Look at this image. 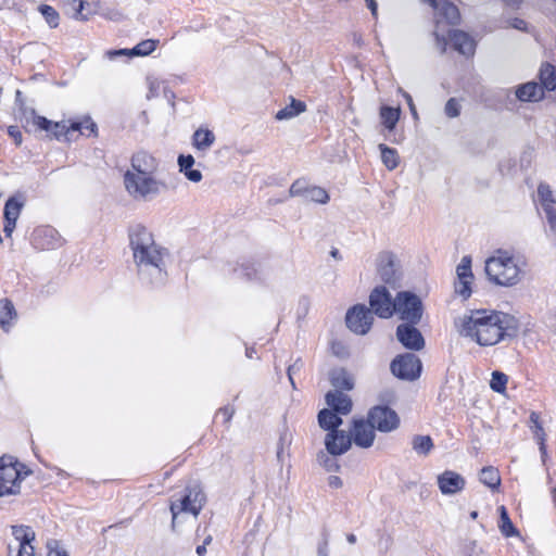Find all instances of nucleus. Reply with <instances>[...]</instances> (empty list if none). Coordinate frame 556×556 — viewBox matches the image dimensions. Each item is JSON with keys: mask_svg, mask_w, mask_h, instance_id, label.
<instances>
[{"mask_svg": "<svg viewBox=\"0 0 556 556\" xmlns=\"http://www.w3.org/2000/svg\"><path fill=\"white\" fill-rule=\"evenodd\" d=\"M460 336L471 339L481 346H491L516 334L517 319L506 313L475 311L455 320Z\"/></svg>", "mask_w": 556, "mask_h": 556, "instance_id": "obj_1", "label": "nucleus"}, {"mask_svg": "<svg viewBox=\"0 0 556 556\" xmlns=\"http://www.w3.org/2000/svg\"><path fill=\"white\" fill-rule=\"evenodd\" d=\"M129 245L139 279L147 285L160 286L166 280L165 249L156 244L147 227L135 225L129 229Z\"/></svg>", "mask_w": 556, "mask_h": 556, "instance_id": "obj_2", "label": "nucleus"}, {"mask_svg": "<svg viewBox=\"0 0 556 556\" xmlns=\"http://www.w3.org/2000/svg\"><path fill=\"white\" fill-rule=\"evenodd\" d=\"M484 270L494 285L513 287L521 281L523 263L508 251L498 250L485 261Z\"/></svg>", "mask_w": 556, "mask_h": 556, "instance_id": "obj_3", "label": "nucleus"}, {"mask_svg": "<svg viewBox=\"0 0 556 556\" xmlns=\"http://www.w3.org/2000/svg\"><path fill=\"white\" fill-rule=\"evenodd\" d=\"M124 186L136 201H152L166 190V184L155 175H141L136 173L124 174Z\"/></svg>", "mask_w": 556, "mask_h": 556, "instance_id": "obj_4", "label": "nucleus"}, {"mask_svg": "<svg viewBox=\"0 0 556 556\" xmlns=\"http://www.w3.org/2000/svg\"><path fill=\"white\" fill-rule=\"evenodd\" d=\"M205 503V494L199 485L186 489V493L170 503L172 528L176 530L184 514H190L195 519Z\"/></svg>", "mask_w": 556, "mask_h": 556, "instance_id": "obj_5", "label": "nucleus"}, {"mask_svg": "<svg viewBox=\"0 0 556 556\" xmlns=\"http://www.w3.org/2000/svg\"><path fill=\"white\" fill-rule=\"evenodd\" d=\"M431 7L434 10L435 29L433 31V35L435 37V45L440 52L444 53L447 47V39L443 34L442 26L443 24H458L460 20V14L458 8L446 0H437Z\"/></svg>", "mask_w": 556, "mask_h": 556, "instance_id": "obj_6", "label": "nucleus"}, {"mask_svg": "<svg viewBox=\"0 0 556 556\" xmlns=\"http://www.w3.org/2000/svg\"><path fill=\"white\" fill-rule=\"evenodd\" d=\"M23 468L11 457L0 458V497L20 494L21 483L28 475Z\"/></svg>", "mask_w": 556, "mask_h": 556, "instance_id": "obj_7", "label": "nucleus"}, {"mask_svg": "<svg viewBox=\"0 0 556 556\" xmlns=\"http://www.w3.org/2000/svg\"><path fill=\"white\" fill-rule=\"evenodd\" d=\"M394 312L400 315L402 320L417 325L422 317L421 300L412 292H399L395 298Z\"/></svg>", "mask_w": 556, "mask_h": 556, "instance_id": "obj_8", "label": "nucleus"}, {"mask_svg": "<svg viewBox=\"0 0 556 556\" xmlns=\"http://www.w3.org/2000/svg\"><path fill=\"white\" fill-rule=\"evenodd\" d=\"M390 369L395 377L402 380L413 381L420 376L421 362L417 355L405 353L396 356L392 361Z\"/></svg>", "mask_w": 556, "mask_h": 556, "instance_id": "obj_9", "label": "nucleus"}, {"mask_svg": "<svg viewBox=\"0 0 556 556\" xmlns=\"http://www.w3.org/2000/svg\"><path fill=\"white\" fill-rule=\"evenodd\" d=\"M372 320V312L363 304H357L350 308L345 317L349 329L357 334L367 333Z\"/></svg>", "mask_w": 556, "mask_h": 556, "instance_id": "obj_10", "label": "nucleus"}, {"mask_svg": "<svg viewBox=\"0 0 556 556\" xmlns=\"http://www.w3.org/2000/svg\"><path fill=\"white\" fill-rule=\"evenodd\" d=\"M368 418L375 429L380 432H391L400 426V418L396 412L388 406L372 407L368 413Z\"/></svg>", "mask_w": 556, "mask_h": 556, "instance_id": "obj_11", "label": "nucleus"}, {"mask_svg": "<svg viewBox=\"0 0 556 556\" xmlns=\"http://www.w3.org/2000/svg\"><path fill=\"white\" fill-rule=\"evenodd\" d=\"M370 311L380 318H390L394 313L395 299L393 300L386 287H376L369 295Z\"/></svg>", "mask_w": 556, "mask_h": 556, "instance_id": "obj_12", "label": "nucleus"}, {"mask_svg": "<svg viewBox=\"0 0 556 556\" xmlns=\"http://www.w3.org/2000/svg\"><path fill=\"white\" fill-rule=\"evenodd\" d=\"M456 276L457 279L454 283L455 293L467 300L471 295V283L473 281L470 256H463L456 267Z\"/></svg>", "mask_w": 556, "mask_h": 556, "instance_id": "obj_13", "label": "nucleus"}, {"mask_svg": "<svg viewBox=\"0 0 556 556\" xmlns=\"http://www.w3.org/2000/svg\"><path fill=\"white\" fill-rule=\"evenodd\" d=\"M12 534L16 542V556H34L35 548L31 545L35 532L28 526H12ZM13 546L9 545V554L12 555Z\"/></svg>", "mask_w": 556, "mask_h": 556, "instance_id": "obj_14", "label": "nucleus"}, {"mask_svg": "<svg viewBox=\"0 0 556 556\" xmlns=\"http://www.w3.org/2000/svg\"><path fill=\"white\" fill-rule=\"evenodd\" d=\"M351 440L363 448H368L374 444L376 433L375 427L370 422L369 418L367 420L364 419H355L353 421V429L351 431Z\"/></svg>", "mask_w": 556, "mask_h": 556, "instance_id": "obj_15", "label": "nucleus"}, {"mask_svg": "<svg viewBox=\"0 0 556 556\" xmlns=\"http://www.w3.org/2000/svg\"><path fill=\"white\" fill-rule=\"evenodd\" d=\"M396 338L404 348L420 351L425 346V339L415 325L406 323L397 326Z\"/></svg>", "mask_w": 556, "mask_h": 556, "instance_id": "obj_16", "label": "nucleus"}, {"mask_svg": "<svg viewBox=\"0 0 556 556\" xmlns=\"http://www.w3.org/2000/svg\"><path fill=\"white\" fill-rule=\"evenodd\" d=\"M377 271L383 282L394 285L400 278L395 256L390 252L380 253L377 257Z\"/></svg>", "mask_w": 556, "mask_h": 556, "instance_id": "obj_17", "label": "nucleus"}, {"mask_svg": "<svg viewBox=\"0 0 556 556\" xmlns=\"http://www.w3.org/2000/svg\"><path fill=\"white\" fill-rule=\"evenodd\" d=\"M159 169L156 159L146 151H139L131 157V167L125 173H136L141 175H155Z\"/></svg>", "mask_w": 556, "mask_h": 556, "instance_id": "obj_18", "label": "nucleus"}, {"mask_svg": "<svg viewBox=\"0 0 556 556\" xmlns=\"http://www.w3.org/2000/svg\"><path fill=\"white\" fill-rule=\"evenodd\" d=\"M438 486L442 494L453 495L464 490L466 481L458 472L445 470L437 478Z\"/></svg>", "mask_w": 556, "mask_h": 556, "instance_id": "obj_19", "label": "nucleus"}, {"mask_svg": "<svg viewBox=\"0 0 556 556\" xmlns=\"http://www.w3.org/2000/svg\"><path fill=\"white\" fill-rule=\"evenodd\" d=\"M352 444L351 437L343 430L328 432L325 438L327 453L331 456L344 454Z\"/></svg>", "mask_w": 556, "mask_h": 556, "instance_id": "obj_20", "label": "nucleus"}, {"mask_svg": "<svg viewBox=\"0 0 556 556\" xmlns=\"http://www.w3.org/2000/svg\"><path fill=\"white\" fill-rule=\"evenodd\" d=\"M327 405L330 409L334 410L340 415H348L352 410L351 397L339 390L329 391L325 396Z\"/></svg>", "mask_w": 556, "mask_h": 556, "instance_id": "obj_21", "label": "nucleus"}, {"mask_svg": "<svg viewBox=\"0 0 556 556\" xmlns=\"http://www.w3.org/2000/svg\"><path fill=\"white\" fill-rule=\"evenodd\" d=\"M450 39L453 48L463 55H472L475 53L476 43L473 39L462 30L450 31Z\"/></svg>", "mask_w": 556, "mask_h": 556, "instance_id": "obj_22", "label": "nucleus"}, {"mask_svg": "<svg viewBox=\"0 0 556 556\" xmlns=\"http://www.w3.org/2000/svg\"><path fill=\"white\" fill-rule=\"evenodd\" d=\"M23 127L26 131L46 130L50 132L53 122L37 115L34 110L24 112L22 117Z\"/></svg>", "mask_w": 556, "mask_h": 556, "instance_id": "obj_23", "label": "nucleus"}, {"mask_svg": "<svg viewBox=\"0 0 556 556\" xmlns=\"http://www.w3.org/2000/svg\"><path fill=\"white\" fill-rule=\"evenodd\" d=\"M339 415L330 408L321 409L317 416L319 427L328 432L340 431L338 428L342 425V418Z\"/></svg>", "mask_w": 556, "mask_h": 556, "instance_id": "obj_24", "label": "nucleus"}, {"mask_svg": "<svg viewBox=\"0 0 556 556\" xmlns=\"http://www.w3.org/2000/svg\"><path fill=\"white\" fill-rule=\"evenodd\" d=\"M329 379L336 390L350 391L354 388V379L344 368L332 369Z\"/></svg>", "mask_w": 556, "mask_h": 556, "instance_id": "obj_25", "label": "nucleus"}, {"mask_svg": "<svg viewBox=\"0 0 556 556\" xmlns=\"http://www.w3.org/2000/svg\"><path fill=\"white\" fill-rule=\"evenodd\" d=\"M215 142V135L207 128H199L192 136L193 147L202 152H206Z\"/></svg>", "mask_w": 556, "mask_h": 556, "instance_id": "obj_26", "label": "nucleus"}, {"mask_svg": "<svg viewBox=\"0 0 556 556\" xmlns=\"http://www.w3.org/2000/svg\"><path fill=\"white\" fill-rule=\"evenodd\" d=\"M516 96L520 101H538L543 98L544 91L536 83H527L517 89Z\"/></svg>", "mask_w": 556, "mask_h": 556, "instance_id": "obj_27", "label": "nucleus"}, {"mask_svg": "<svg viewBox=\"0 0 556 556\" xmlns=\"http://www.w3.org/2000/svg\"><path fill=\"white\" fill-rule=\"evenodd\" d=\"M194 159L192 155H179L178 165L181 173L186 178L192 182H200L202 180V173L199 169H193Z\"/></svg>", "mask_w": 556, "mask_h": 556, "instance_id": "obj_28", "label": "nucleus"}, {"mask_svg": "<svg viewBox=\"0 0 556 556\" xmlns=\"http://www.w3.org/2000/svg\"><path fill=\"white\" fill-rule=\"evenodd\" d=\"M25 205V199L22 194H17L8 199L4 205V219L16 220Z\"/></svg>", "mask_w": 556, "mask_h": 556, "instance_id": "obj_29", "label": "nucleus"}, {"mask_svg": "<svg viewBox=\"0 0 556 556\" xmlns=\"http://www.w3.org/2000/svg\"><path fill=\"white\" fill-rule=\"evenodd\" d=\"M306 110V104L302 101L295 100L294 98L291 99V103L289 105H286L281 110H279L276 113V119L278 121H285L293 118L301 113H303Z\"/></svg>", "mask_w": 556, "mask_h": 556, "instance_id": "obj_30", "label": "nucleus"}, {"mask_svg": "<svg viewBox=\"0 0 556 556\" xmlns=\"http://www.w3.org/2000/svg\"><path fill=\"white\" fill-rule=\"evenodd\" d=\"M412 447L419 456H428L434 444L430 435L416 434L412 439Z\"/></svg>", "mask_w": 556, "mask_h": 556, "instance_id": "obj_31", "label": "nucleus"}, {"mask_svg": "<svg viewBox=\"0 0 556 556\" xmlns=\"http://www.w3.org/2000/svg\"><path fill=\"white\" fill-rule=\"evenodd\" d=\"M401 114L400 108H391L383 105L380 108V119L382 125L389 129L393 130L399 122Z\"/></svg>", "mask_w": 556, "mask_h": 556, "instance_id": "obj_32", "label": "nucleus"}, {"mask_svg": "<svg viewBox=\"0 0 556 556\" xmlns=\"http://www.w3.org/2000/svg\"><path fill=\"white\" fill-rule=\"evenodd\" d=\"M479 480L492 490H495L501 484V476L498 470L493 466H488L481 469Z\"/></svg>", "mask_w": 556, "mask_h": 556, "instance_id": "obj_33", "label": "nucleus"}, {"mask_svg": "<svg viewBox=\"0 0 556 556\" xmlns=\"http://www.w3.org/2000/svg\"><path fill=\"white\" fill-rule=\"evenodd\" d=\"M530 420L534 426L533 433H534V437L540 445V452L542 455V459L544 460L545 456H546V445H545L546 434H545V431L540 422L539 414L535 412H532L530 415Z\"/></svg>", "mask_w": 556, "mask_h": 556, "instance_id": "obj_34", "label": "nucleus"}, {"mask_svg": "<svg viewBox=\"0 0 556 556\" xmlns=\"http://www.w3.org/2000/svg\"><path fill=\"white\" fill-rule=\"evenodd\" d=\"M540 80L542 86L547 90L556 89V68L549 64L545 63L540 68Z\"/></svg>", "mask_w": 556, "mask_h": 556, "instance_id": "obj_35", "label": "nucleus"}, {"mask_svg": "<svg viewBox=\"0 0 556 556\" xmlns=\"http://www.w3.org/2000/svg\"><path fill=\"white\" fill-rule=\"evenodd\" d=\"M15 316L14 306L11 301H0V326L3 330L8 331L10 321Z\"/></svg>", "mask_w": 556, "mask_h": 556, "instance_id": "obj_36", "label": "nucleus"}, {"mask_svg": "<svg viewBox=\"0 0 556 556\" xmlns=\"http://www.w3.org/2000/svg\"><path fill=\"white\" fill-rule=\"evenodd\" d=\"M379 150L381 151V161L386 167L390 170L394 169L399 165V154L396 150L383 143L379 144Z\"/></svg>", "mask_w": 556, "mask_h": 556, "instance_id": "obj_37", "label": "nucleus"}, {"mask_svg": "<svg viewBox=\"0 0 556 556\" xmlns=\"http://www.w3.org/2000/svg\"><path fill=\"white\" fill-rule=\"evenodd\" d=\"M159 43V40L154 39H147L139 42L136 47L131 49V54L134 56H146L151 54L156 46Z\"/></svg>", "mask_w": 556, "mask_h": 556, "instance_id": "obj_38", "label": "nucleus"}, {"mask_svg": "<svg viewBox=\"0 0 556 556\" xmlns=\"http://www.w3.org/2000/svg\"><path fill=\"white\" fill-rule=\"evenodd\" d=\"M500 513H501V523H500L501 532L507 538L517 535L518 532H517L516 528L514 527L511 520L509 519L507 510L504 506L500 507Z\"/></svg>", "mask_w": 556, "mask_h": 556, "instance_id": "obj_39", "label": "nucleus"}, {"mask_svg": "<svg viewBox=\"0 0 556 556\" xmlns=\"http://www.w3.org/2000/svg\"><path fill=\"white\" fill-rule=\"evenodd\" d=\"M64 8L72 17L76 20H83L84 2L83 0H62Z\"/></svg>", "mask_w": 556, "mask_h": 556, "instance_id": "obj_40", "label": "nucleus"}, {"mask_svg": "<svg viewBox=\"0 0 556 556\" xmlns=\"http://www.w3.org/2000/svg\"><path fill=\"white\" fill-rule=\"evenodd\" d=\"M508 378L501 371H493L490 381V387L494 392L504 393L506 390Z\"/></svg>", "mask_w": 556, "mask_h": 556, "instance_id": "obj_41", "label": "nucleus"}, {"mask_svg": "<svg viewBox=\"0 0 556 556\" xmlns=\"http://www.w3.org/2000/svg\"><path fill=\"white\" fill-rule=\"evenodd\" d=\"M318 463L329 472L338 471L340 465L334 456H331L328 453L319 452L317 455Z\"/></svg>", "mask_w": 556, "mask_h": 556, "instance_id": "obj_42", "label": "nucleus"}, {"mask_svg": "<svg viewBox=\"0 0 556 556\" xmlns=\"http://www.w3.org/2000/svg\"><path fill=\"white\" fill-rule=\"evenodd\" d=\"M305 197L317 203H327L329 200V195L327 191L320 187H311L305 191Z\"/></svg>", "mask_w": 556, "mask_h": 556, "instance_id": "obj_43", "label": "nucleus"}, {"mask_svg": "<svg viewBox=\"0 0 556 556\" xmlns=\"http://www.w3.org/2000/svg\"><path fill=\"white\" fill-rule=\"evenodd\" d=\"M235 271L239 273L240 276L251 280L257 277L258 268L253 262H243L238 268H235Z\"/></svg>", "mask_w": 556, "mask_h": 556, "instance_id": "obj_44", "label": "nucleus"}, {"mask_svg": "<svg viewBox=\"0 0 556 556\" xmlns=\"http://www.w3.org/2000/svg\"><path fill=\"white\" fill-rule=\"evenodd\" d=\"M71 128L73 131L84 134L85 130H89L91 134H96L97 125L91 121L90 117H85L83 121L71 122Z\"/></svg>", "mask_w": 556, "mask_h": 556, "instance_id": "obj_45", "label": "nucleus"}, {"mask_svg": "<svg viewBox=\"0 0 556 556\" xmlns=\"http://www.w3.org/2000/svg\"><path fill=\"white\" fill-rule=\"evenodd\" d=\"M71 123L67 122H55L52 124L50 132L54 138L61 139L62 137H66L72 132Z\"/></svg>", "mask_w": 556, "mask_h": 556, "instance_id": "obj_46", "label": "nucleus"}, {"mask_svg": "<svg viewBox=\"0 0 556 556\" xmlns=\"http://www.w3.org/2000/svg\"><path fill=\"white\" fill-rule=\"evenodd\" d=\"M538 197L542 206L555 202L553 191L546 184H540L538 187Z\"/></svg>", "mask_w": 556, "mask_h": 556, "instance_id": "obj_47", "label": "nucleus"}, {"mask_svg": "<svg viewBox=\"0 0 556 556\" xmlns=\"http://www.w3.org/2000/svg\"><path fill=\"white\" fill-rule=\"evenodd\" d=\"M41 14L43 15V17L46 18L47 23L51 26V27H56L58 24H59V14L58 12L50 5H47V4H42L40 5L39 8Z\"/></svg>", "mask_w": 556, "mask_h": 556, "instance_id": "obj_48", "label": "nucleus"}, {"mask_svg": "<svg viewBox=\"0 0 556 556\" xmlns=\"http://www.w3.org/2000/svg\"><path fill=\"white\" fill-rule=\"evenodd\" d=\"M552 231L556 233V201L542 206Z\"/></svg>", "mask_w": 556, "mask_h": 556, "instance_id": "obj_49", "label": "nucleus"}, {"mask_svg": "<svg viewBox=\"0 0 556 556\" xmlns=\"http://www.w3.org/2000/svg\"><path fill=\"white\" fill-rule=\"evenodd\" d=\"M444 112L451 118L457 117L460 114L459 102L455 98L448 99L445 104Z\"/></svg>", "mask_w": 556, "mask_h": 556, "instance_id": "obj_50", "label": "nucleus"}, {"mask_svg": "<svg viewBox=\"0 0 556 556\" xmlns=\"http://www.w3.org/2000/svg\"><path fill=\"white\" fill-rule=\"evenodd\" d=\"M47 547L48 556H68L67 552L55 540L49 541Z\"/></svg>", "mask_w": 556, "mask_h": 556, "instance_id": "obj_51", "label": "nucleus"}, {"mask_svg": "<svg viewBox=\"0 0 556 556\" xmlns=\"http://www.w3.org/2000/svg\"><path fill=\"white\" fill-rule=\"evenodd\" d=\"M328 545H329V534L327 531H324L321 534V539L318 543L317 556H329L328 555Z\"/></svg>", "mask_w": 556, "mask_h": 556, "instance_id": "obj_52", "label": "nucleus"}, {"mask_svg": "<svg viewBox=\"0 0 556 556\" xmlns=\"http://www.w3.org/2000/svg\"><path fill=\"white\" fill-rule=\"evenodd\" d=\"M302 367H303V363L301 362V359L295 361L292 365H290L288 367V377H289V380H290L292 387H294L293 375L296 371H300L302 369Z\"/></svg>", "mask_w": 556, "mask_h": 556, "instance_id": "obj_53", "label": "nucleus"}, {"mask_svg": "<svg viewBox=\"0 0 556 556\" xmlns=\"http://www.w3.org/2000/svg\"><path fill=\"white\" fill-rule=\"evenodd\" d=\"M105 55L110 59V60H113L115 59L116 56H122V55H127V56H134L131 54V49H118V50H109L105 52Z\"/></svg>", "mask_w": 556, "mask_h": 556, "instance_id": "obj_54", "label": "nucleus"}, {"mask_svg": "<svg viewBox=\"0 0 556 556\" xmlns=\"http://www.w3.org/2000/svg\"><path fill=\"white\" fill-rule=\"evenodd\" d=\"M8 134L14 139L17 146L22 143V132L17 126H10L8 128Z\"/></svg>", "mask_w": 556, "mask_h": 556, "instance_id": "obj_55", "label": "nucleus"}, {"mask_svg": "<svg viewBox=\"0 0 556 556\" xmlns=\"http://www.w3.org/2000/svg\"><path fill=\"white\" fill-rule=\"evenodd\" d=\"M15 227H16V220L4 219L3 231H4L7 237H11L12 236Z\"/></svg>", "mask_w": 556, "mask_h": 556, "instance_id": "obj_56", "label": "nucleus"}, {"mask_svg": "<svg viewBox=\"0 0 556 556\" xmlns=\"http://www.w3.org/2000/svg\"><path fill=\"white\" fill-rule=\"evenodd\" d=\"M233 413L235 409L230 406L223 407L218 410V415L224 417L225 422H228L231 419Z\"/></svg>", "mask_w": 556, "mask_h": 556, "instance_id": "obj_57", "label": "nucleus"}, {"mask_svg": "<svg viewBox=\"0 0 556 556\" xmlns=\"http://www.w3.org/2000/svg\"><path fill=\"white\" fill-rule=\"evenodd\" d=\"M328 485L332 489H340L343 485V482L338 476H330L328 478Z\"/></svg>", "mask_w": 556, "mask_h": 556, "instance_id": "obj_58", "label": "nucleus"}, {"mask_svg": "<svg viewBox=\"0 0 556 556\" xmlns=\"http://www.w3.org/2000/svg\"><path fill=\"white\" fill-rule=\"evenodd\" d=\"M302 192H303L302 184L299 180L291 185V187H290L291 195H300Z\"/></svg>", "mask_w": 556, "mask_h": 556, "instance_id": "obj_59", "label": "nucleus"}, {"mask_svg": "<svg viewBox=\"0 0 556 556\" xmlns=\"http://www.w3.org/2000/svg\"><path fill=\"white\" fill-rule=\"evenodd\" d=\"M404 97H405V99L407 101V104L409 106V110H410L413 116L417 117V111H416V108L414 105V102H413V99H412L410 94L404 93Z\"/></svg>", "mask_w": 556, "mask_h": 556, "instance_id": "obj_60", "label": "nucleus"}, {"mask_svg": "<svg viewBox=\"0 0 556 556\" xmlns=\"http://www.w3.org/2000/svg\"><path fill=\"white\" fill-rule=\"evenodd\" d=\"M150 94L149 97H154L157 94L159 83L156 80H149Z\"/></svg>", "mask_w": 556, "mask_h": 556, "instance_id": "obj_61", "label": "nucleus"}, {"mask_svg": "<svg viewBox=\"0 0 556 556\" xmlns=\"http://www.w3.org/2000/svg\"><path fill=\"white\" fill-rule=\"evenodd\" d=\"M368 9L371 11V14L376 17L377 16V10L378 5L376 0H365Z\"/></svg>", "mask_w": 556, "mask_h": 556, "instance_id": "obj_62", "label": "nucleus"}, {"mask_svg": "<svg viewBox=\"0 0 556 556\" xmlns=\"http://www.w3.org/2000/svg\"><path fill=\"white\" fill-rule=\"evenodd\" d=\"M197 554H198V556H205V554H206V546L205 545H199L197 547Z\"/></svg>", "mask_w": 556, "mask_h": 556, "instance_id": "obj_63", "label": "nucleus"}, {"mask_svg": "<svg viewBox=\"0 0 556 556\" xmlns=\"http://www.w3.org/2000/svg\"><path fill=\"white\" fill-rule=\"evenodd\" d=\"M513 26L518 29H523L526 26V22L522 20H516Z\"/></svg>", "mask_w": 556, "mask_h": 556, "instance_id": "obj_64", "label": "nucleus"}]
</instances>
